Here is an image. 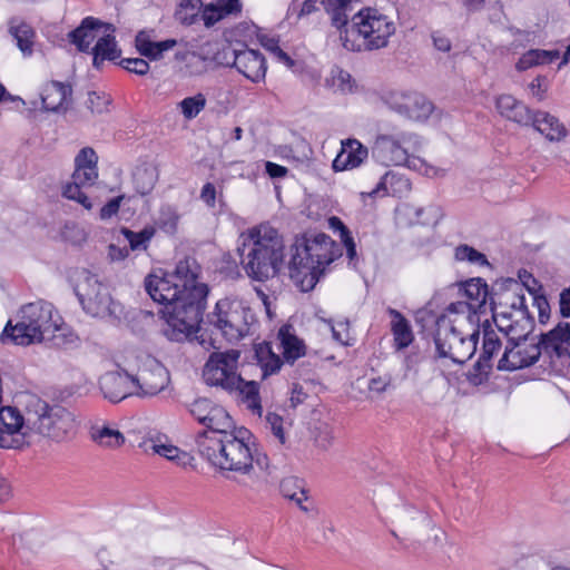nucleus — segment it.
<instances>
[{
	"label": "nucleus",
	"instance_id": "c03bdc74",
	"mask_svg": "<svg viewBox=\"0 0 570 570\" xmlns=\"http://www.w3.org/2000/svg\"><path fill=\"white\" fill-rule=\"evenodd\" d=\"M46 341L51 342L56 347H63L73 344L77 341V336L67 326L58 324V320H55V328L48 334Z\"/></svg>",
	"mask_w": 570,
	"mask_h": 570
},
{
	"label": "nucleus",
	"instance_id": "f3484780",
	"mask_svg": "<svg viewBox=\"0 0 570 570\" xmlns=\"http://www.w3.org/2000/svg\"><path fill=\"white\" fill-rule=\"evenodd\" d=\"M131 376L137 396H155L170 383L168 370L150 355L139 360L137 373Z\"/></svg>",
	"mask_w": 570,
	"mask_h": 570
},
{
	"label": "nucleus",
	"instance_id": "9d476101",
	"mask_svg": "<svg viewBox=\"0 0 570 570\" xmlns=\"http://www.w3.org/2000/svg\"><path fill=\"white\" fill-rule=\"evenodd\" d=\"M465 318L454 316L445 311L435 321L434 343L440 357H449L453 363L463 364L469 361L476 351L479 330L463 335L456 324Z\"/></svg>",
	"mask_w": 570,
	"mask_h": 570
},
{
	"label": "nucleus",
	"instance_id": "c9c22d12",
	"mask_svg": "<svg viewBox=\"0 0 570 570\" xmlns=\"http://www.w3.org/2000/svg\"><path fill=\"white\" fill-rule=\"evenodd\" d=\"M558 50L532 49L525 52L517 63L518 69L525 70L538 65H548L559 58Z\"/></svg>",
	"mask_w": 570,
	"mask_h": 570
},
{
	"label": "nucleus",
	"instance_id": "b1692460",
	"mask_svg": "<svg viewBox=\"0 0 570 570\" xmlns=\"http://www.w3.org/2000/svg\"><path fill=\"white\" fill-rule=\"evenodd\" d=\"M537 343L540 344L541 353H546L551 358L566 356L570 345V324L560 322L553 330L541 334Z\"/></svg>",
	"mask_w": 570,
	"mask_h": 570
},
{
	"label": "nucleus",
	"instance_id": "79ce46f5",
	"mask_svg": "<svg viewBox=\"0 0 570 570\" xmlns=\"http://www.w3.org/2000/svg\"><path fill=\"white\" fill-rule=\"evenodd\" d=\"M206 102V97L199 92L195 96L184 98L178 106L185 119L190 120L196 118L200 111L205 109Z\"/></svg>",
	"mask_w": 570,
	"mask_h": 570
},
{
	"label": "nucleus",
	"instance_id": "1a4fd4ad",
	"mask_svg": "<svg viewBox=\"0 0 570 570\" xmlns=\"http://www.w3.org/2000/svg\"><path fill=\"white\" fill-rule=\"evenodd\" d=\"M52 328H55L52 304L38 301L21 308L19 321L14 325L11 321L8 322L1 334V340L27 346L45 342Z\"/></svg>",
	"mask_w": 570,
	"mask_h": 570
},
{
	"label": "nucleus",
	"instance_id": "5701e85b",
	"mask_svg": "<svg viewBox=\"0 0 570 570\" xmlns=\"http://www.w3.org/2000/svg\"><path fill=\"white\" fill-rule=\"evenodd\" d=\"M203 425L206 426V430L198 433L195 441L197 451L202 449L205 441L220 439V435L229 434L236 430L233 419L220 405L214 409L212 414L204 421Z\"/></svg>",
	"mask_w": 570,
	"mask_h": 570
},
{
	"label": "nucleus",
	"instance_id": "69168bd1",
	"mask_svg": "<svg viewBox=\"0 0 570 570\" xmlns=\"http://www.w3.org/2000/svg\"><path fill=\"white\" fill-rule=\"evenodd\" d=\"M432 40L434 47L442 52H449L451 50V41L450 39L442 35L441 32L436 31L432 35Z\"/></svg>",
	"mask_w": 570,
	"mask_h": 570
},
{
	"label": "nucleus",
	"instance_id": "0e129e2a",
	"mask_svg": "<svg viewBox=\"0 0 570 570\" xmlns=\"http://www.w3.org/2000/svg\"><path fill=\"white\" fill-rule=\"evenodd\" d=\"M129 250L127 247H119L115 244L108 246V257L112 262H120L128 257Z\"/></svg>",
	"mask_w": 570,
	"mask_h": 570
},
{
	"label": "nucleus",
	"instance_id": "5fc2aeb1",
	"mask_svg": "<svg viewBox=\"0 0 570 570\" xmlns=\"http://www.w3.org/2000/svg\"><path fill=\"white\" fill-rule=\"evenodd\" d=\"M266 421L271 426V430L275 438L279 441L281 444H284L286 441L285 432L283 428V419L276 413H268L266 416Z\"/></svg>",
	"mask_w": 570,
	"mask_h": 570
},
{
	"label": "nucleus",
	"instance_id": "603ef678",
	"mask_svg": "<svg viewBox=\"0 0 570 570\" xmlns=\"http://www.w3.org/2000/svg\"><path fill=\"white\" fill-rule=\"evenodd\" d=\"M199 19L204 21L207 28L213 27L216 22L224 19L226 16L223 13L222 7L218 4H207L200 10Z\"/></svg>",
	"mask_w": 570,
	"mask_h": 570
},
{
	"label": "nucleus",
	"instance_id": "0eeeda50",
	"mask_svg": "<svg viewBox=\"0 0 570 570\" xmlns=\"http://www.w3.org/2000/svg\"><path fill=\"white\" fill-rule=\"evenodd\" d=\"M18 402L27 412V429L30 433L57 443L69 441L76 435V417L66 407L50 405L31 393L21 394Z\"/></svg>",
	"mask_w": 570,
	"mask_h": 570
},
{
	"label": "nucleus",
	"instance_id": "ddd939ff",
	"mask_svg": "<svg viewBox=\"0 0 570 570\" xmlns=\"http://www.w3.org/2000/svg\"><path fill=\"white\" fill-rule=\"evenodd\" d=\"M75 291L87 314L101 318L117 314L118 305L112 301L108 286L89 271L78 274Z\"/></svg>",
	"mask_w": 570,
	"mask_h": 570
},
{
	"label": "nucleus",
	"instance_id": "4d7b16f0",
	"mask_svg": "<svg viewBox=\"0 0 570 570\" xmlns=\"http://www.w3.org/2000/svg\"><path fill=\"white\" fill-rule=\"evenodd\" d=\"M124 198H125V196L120 195V196H117V197L110 199L106 205H104L101 207V209L99 212V218L101 220H108L111 217H114L115 215H117Z\"/></svg>",
	"mask_w": 570,
	"mask_h": 570
},
{
	"label": "nucleus",
	"instance_id": "680f3d73",
	"mask_svg": "<svg viewBox=\"0 0 570 570\" xmlns=\"http://www.w3.org/2000/svg\"><path fill=\"white\" fill-rule=\"evenodd\" d=\"M544 82L546 78L539 76L534 78L529 85L532 96L537 98L539 101L544 99V94L547 91V86Z\"/></svg>",
	"mask_w": 570,
	"mask_h": 570
},
{
	"label": "nucleus",
	"instance_id": "6e6d98bb",
	"mask_svg": "<svg viewBox=\"0 0 570 570\" xmlns=\"http://www.w3.org/2000/svg\"><path fill=\"white\" fill-rule=\"evenodd\" d=\"M332 335L342 345H350L351 333L348 322H337L332 325Z\"/></svg>",
	"mask_w": 570,
	"mask_h": 570
},
{
	"label": "nucleus",
	"instance_id": "dca6fc26",
	"mask_svg": "<svg viewBox=\"0 0 570 570\" xmlns=\"http://www.w3.org/2000/svg\"><path fill=\"white\" fill-rule=\"evenodd\" d=\"M98 156L90 147L82 148L75 158V171L71 181L66 184L62 195L67 199L75 200L86 209L92 208V203L81 191V188L92 186L98 178Z\"/></svg>",
	"mask_w": 570,
	"mask_h": 570
},
{
	"label": "nucleus",
	"instance_id": "7c9ffc66",
	"mask_svg": "<svg viewBox=\"0 0 570 570\" xmlns=\"http://www.w3.org/2000/svg\"><path fill=\"white\" fill-rule=\"evenodd\" d=\"M532 125L550 141H560L568 134L564 125L557 117L546 111L533 114Z\"/></svg>",
	"mask_w": 570,
	"mask_h": 570
},
{
	"label": "nucleus",
	"instance_id": "423d86ee",
	"mask_svg": "<svg viewBox=\"0 0 570 570\" xmlns=\"http://www.w3.org/2000/svg\"><path fill=\"white\" fill-rule=\"evenodd\" d=\"M395 22L376 8H363L341 30L340 40L350 51H373L385 48L395 33Z\"/></svg>",
	"mask_w": 570,
	"mask_h": 570
},
{
	"label": "nucleus",
	"instance_id": "2f4dec72",
	"mask_svg": "<svg viewBox=\"0 0 570 570\" xmlns=\"http://www.w3.org/2000/svg\"><path fill=\"white\" fill-rule=\"evenodd\" d=\"M92 65L99 69L105 60L115 61L120 57V50L117 47L115 37L106 35L98 38L96 45L91 48Z\"/></svg>",
	"mask_w": 570,
	"mask_h": 570
},
{
	"label": "nucleus",
	"instance_id": "4be33fe9",
	"mask_svg": "<svg viewBox=\"0 0 570 570\" xmlns=\"http://www.w3.org/2000/svg\"><path fill=\"white\" fill-rule=\"evenodd\" d=\"M99 387L104 397L117 403L124 399L136 395L131 374L127 372H108L99 380Z\"/></svg>",
	"mask_w": 570,
	"mask_h": 570
},
{
	"label": "nucleus",
	"instance_id": "c85d7f7f",
	"mask_svg": "<svg viewBox=\"0 0 570 570\" xmlns=\"http://www.w3.org/2000/svg\"><path fill=\"white\" fill-rule=\"evenodd\" d=\"M72 94L69 85L59 81L48 83L41 95L42 106L48 111H66L68 109V99Z\"/></svg>",
	"mask_w": 570,
	"mask_h": 570
},
{
	"label": "nucleus",
	"instance_id": "052dcab7",
	"mask_svg": "<svg viewBox=\"0 0 570 570\" xmlns=\"http://www.w3.org/2000/svg\"><path fill=\"white\" fill-rule=\"evenodd\" d=\"M518 283L522 284V294L527 289L529 293L533 294L537 291L538 282L537 279L527 271L522 269L518 273Z\"/></svg>",
	"mask_w": 570,
	"mask_h": 570
},
{
	"label": "nucleus",
	"instance_id": "338daca9",
	"mask_svg": "<svg viewBox=\"0 0 570 570\" xmlns=\"http://www.w3.org/2000/svg\"><path fill=\"white\" fill-rule=\"evenodd\" d=\"M177 45L175 39H166L164 41L155 42V51L153 60L160 59L163 53L173 49Z\"/></svg>",
	"mask_w": 570,
	"mask_h": 570
},
{
	"label": "nucleus",
	"instance_id": "6ab92c4d",
	"mask_svg": "<svg viewBox=\"0 0 570 570\" xmlns=\"http://www.w3.org/2000/svg\"><path fill=\"white\" fill-rule=\"evenodd\" d=\"M385 105L399 115L414 121H425L434 105L420 92L391 91L384 97Z\"/></svg>",
	"mask_w": 570,
	"mask_h": 570
},
{
	"label": "nucleus",
	"instance_id": "2eb2a0df",
	"mask_svg": "<svg viewBox=\"0 0 570 570\" xmlns=\"http://www.w3.org/2000/svg\"><path fill=\"white\" fill-rule=\"evenodd\" d=\"M501 334L507 337L504 353L501 356V370L514 371L534 364L540 355L541 347L530 333L519 336L512 325L501 324Z\"/></svg>",
	"mask_w": 570,
	"mask_h": 570
},
{
	"label": "nucleus",
	"instance_id": "393cba45",
	"mask_svg": "<svg viewBox=\"0 0 570 570\" xmlns=\"http://www.w3.org/2000/svg\"><path fill=\"white\" fill-rule=\"evenodd\" d=\"M368 149L356 139H347L342 142V150L333 160L335 171H343L361 166L367 159Z\"/></svg>",
	"mask_w": 570,
	"mask_h": 570
},
{
	"label": "nucleus",
	"instance_id": "412c9836",
	"mask_svg": "<svg viewBox=\"0 0 570 570\" xmlns=\"http://www.w3.org/2000/svg\"><path fill=\"white\" fill-rule=\"evenodd\" d=\"M481 326L483 332L482 353L476 363L468 373V380L473 385H481L488 382L493 367L492 356L499 344L497 333L488 318L482 321Z\"/></svg>",
	"mask_w": 570,
	"mask_h": 570
},
{
	"label": "nucleus",
	"instance_id": "7ed1b4c3",
	"mask_svg": "<svg viewBox=\"0 0 570 570\" xmlns=\"http://www.w3.org/2000/svg\"><path fill=\"white\" fill-rule=\"evenodd\" d=\"M341 256L340 245L324 233L296 237L291 246L289 277L302 292H309L326 267Z\"/></svg>",
	"mask_w": 570,
	"mask_h": 570
},
{
	"label": "nucleus",
	"instance_id": "473e14b6",
	"mask_svg": "<svg viewBox=\"0 0 570 570\" xmlns=\"http://www.w3.org/2000/svg\"><path fill=\"white\" fill-rule=\"evenodd\" d=\"M501 116L520 125L533 122V115L530 110L511 96H501Z\"/></svg>",
	"mask_w": 570,
	"mask_h": 570
},
{
	"label": "nucleus",
	"instance_id": "9b49d317",
	"mask_svg": "<svg viewBox=\"0 0 570 570\" xmlns=\"http://www.w3.org/2000/svg\"><path fill=\"white\" fill-rule=\"evenodd\" d=\"M276 341L283 358L274 351L269 342L255 345V358L262 370L263 377L278 372L284 362L294 364L295 361L306 354L304 341L296 335V331L291 324H284L279 327Z\"/></svg>",
	"mask_w": 570,
	"mask_h": 570
},
{
	"label": "nucleus",
	"instance_id": "a19ab883",
	"mask_svg": "<svg viewBox=\"0 0 570 570\" xmlns=\"http://www.w3.org/2000/svg\"><path fill=\"white\" fill-rule=\"evenodd\" d=\"M121 234L125 236L126 240L129 243V247L131 250H145L148 247L150 239L155 235L154 227H145L142 230L136 233L126 227L121 228Z\"/></svg>",
	"mask_w": 570,
	"mask_h": 570
},
{
	"label": "nucleus",
	"instance_id": "4468645a",
	"mask_svg": "<svg viewBox=\"0 0 570 570\" xmlns=\"http://www.w3.org/2000/svg\"><path fill=\"white\" fill-rule=\"evenodd\" d=\"M522 294V284L514 278L501 279V324L512 325L519 336L531 333L533 320Z\"/></svg>",
	"mask_w": 570,
	"mask_h": 570
},
{
	"label": "nucleus",
	"instance_id": "ea45409f",
	"mask_svg": "<svg viewBox=\"0 0 570 570\" xmlns=\"http://www.w3.org/2000/svg\"><path fill=\"white\" fill-rule=\"evenodd\" d=\"M151 450L154 453L175 461L180 465H186L190 460L189 455L170 443H163L160 440L151 441Z\"/></svg>",
	"mask_w": 570,
	"mask_h": 570
},
{
	"label": "nucleus",
	"instance_id": "58836bf2",
	"mask_svg": "<svg viewBox=\"0 0 570 570\" xmlns=\"http://www.w3.org/2000/svg\"><path fill=\"white\" fill-rule=\"evenodd\" d=\"M202 7V0H183L175 17L181 24L191 26L199 20Z\"/></svg>",
	"mask_w": 570,
	"mask_h": 570
},
{
	"label": "nucleus",
	"instance_id": "37998d69",
	"mask_svg": "<svg viewBox=\"0 0 570 570\" xmlns=\"http://www.w3.org/2000/svg\"><path fill=\"white\" fill-rule=\"evenodd\" d=\"M281 492L285 498H287L292 501H295L301 510H303L305 512L308 511V508L306 505H304V501L307 500L306 492L304 489L298 488L296 485V480H294V479L283 480L281 482Z\"/></svg>",
	"mask_w": 570,
	"mask_h": 570
},
{
	"label": "nucleus",
	"instance_id": "e433bc0d",
	"mask_svg": "<svg viewBox=\"0 0 570 570\" xmlns=\"http://www.w3.org/2000/svg\"><path fill=\"white\" fill-rule=\"evenodd\" d=\"M91 439L101 446L117 449L121 446L126 439L124 434L109 426H95L91 429Z\"/></svg>",
	"mask_w": 570,
	"mask_h": 570
},
{
	"label": "nucleus",
	"instance_id": "cd10ccee",
	"mask_svg": "<svg viewBox=\"0 0 570 570\" xmlns=\"http://www.w3.org/2000/svg\"><path fill=\"white\" fill-rule=\"evenodd\" d=\"M104 23L94 18H85L80 26L68 33L69 41L81 52L91 51V43L98 37L99 29Z\"/></svg>",
	"mask_w": 570,
	"mask_h": 570
},
{
	"label": "nucleus",
	"instance_id": "bf43d9fd",
	"mask_svg": "<svg viewBox=\"0 0 570 570\" xmlns=\"http://www.w3.org/2000/svg\"><path fill=\"white\" fill-rule=\"evenodd\" d=\"M334 440H335L334 431L331 428L325 426L324 429L320 430V432L315 439V442L320 449L327 450L333 445Z\"/></svg>",
	"mask_w": 570,
	"mask_h": 570
},
{
	"label": "nucleus",
	"instance_id": "864d4df0",
	"mask_svg": "<svg viewBox=\"0 0 570 570\" xmlns=\"http://www.w3.org/2000/svg\"><path fill=\"white\" fill-rule=\"evenodd\" d=\"M119 65L139 76H144L149 71V63L141 58H125L120 60Z\"/></svg>",
	"mask_w": 570,
	"mask_h": 570
},
{
	"label": "nucleus",
	"instance_id": "774afa93",
	"mask_svg": "<svg viewBox=\"0 0 570 570\" xmlns=\"http://www.w3.org/2000/svg\"><path fill=\"white\" fill-rule=\"evenodd\" d=\"M560 313L563 317L570 316V288H564L560 293Z\"/></svg>",
	"mask_w": 570,
	"mask_h": 570
},
{
	"label": "nucleus",
	"instance_id": "e2e57ef3",
	"mask_svg": "<svg viewBox=\"0 0 570 570\" xmlns=\"http://www.w3.org/2000/svg\"><path fill=\"white\" fill-rule=\"evenodd\" d=\"M200 199L208 206L214 207L216 203V188L212 183H206L200 191Z\"/></svg>",
	"mask_w": 570,
	"mask_h": 570
},
{
	"label": "nucleus",
	"instance_id": "bb28decb",
	"mask_svg": "<svg viewBox=\"0 0 570 570\" xmlns=\"http://www.w3.org/2000/svg\"><path fill=\"white\" fill-rule=\"evenodd\" d=\"M8 32L24 57L32 56L37 33L30 23L19 17H13L8 21Z\"/></svg>",
	"mask_w": 570,
	"mask_h": 570
},
{
	"label": "nucleus",
	"instance_id": "8fccbe9b",
	"mask_svg": "<svg viewBox=\"0 0 570 570\" xmlns=\"http://www.w3.org/2000/svg\"><path fill=\"white\" fill-rule=\"evenodd\" d=\"M331 222L337 223L341 226L342 243L346 249V256L350 261V264H353L357 258V254H356V246H355L353 237L351 236L350 230L336 217L331 218Z\"/></svg>",
	"mask_w": 570,
	"mask_h": 570
},
{
	"label": "nucleus",
	"instance_id": "72a5a7b5",
	"mask_svg": "<svg viewBox=\"0 0 570 570\" xmlns=\"http://www.w3.org/2000/svg\"><path fill=\"white\" fill-rule=\"evenodd\" d=\"M321 3L331 16L332 24L340 31L343 30L348 22L351 0H321Z\"/></svg>",
	"mask_w": 570,
	"mask_h": 570
},
{
	"label": "nucleus",
	"instance_id": "c756f323",
	"mask_svg": "<svg viewBox=\"0 0 570 570\" xmlns=\"http://www.w3.org/2000/svg\"><path fill=\"white\" fill-rule=\"evenodd\" d=\"M27 412L22 407L0 406V426L8 435L21 436L30 433L27 429Z\"/></svg>",
	"mask_w": 570,
	"mask_h": 570
},
{
	"label": "nucleus",
	"instance_id": "49530a36",
	"mask_svg": "<svg viewBox=\"0 0 570 570\" xmlns=\"http://www.w3.org/2000/svg\"><path fill=\"white\" fill-rule=\"evenodd\" d=\"M219 405L213 403L208 399H198L194 401L190 405L189 412L195 420H197L200 424L212 414L214 409H217Z\"/></svg>",
	"mask_w": 570,
	"mask_h": 570
},
{
	"label": "nucleus",
	"instance_id": "09e8293b",
	"mask_svg": "<svg viewBox=\"0 0 570 570\" xmlns=\"http://www.w3.org/2000/svg\"><path fill=\"white\" fill-rule=\"evenodd\" d=\"M110 98L105 94H98L96 91L88 92L86 105L92 114H102L108 110Z\"/></svg>",
	"mask_w": 570,
	"mask_h": 570
},
{
	"label": "nucleus",
	"instance_id": "20e7f679",
	"mask_svg": "<svg viewBox=\"0 0 570 570\" xmlns=\"http://www.w3.org/2000/svg\"><path fill=\"white\" fill-rule=\"evenodd\" d=\"M284 247L283 237L267 224L243 233L238 253L247 276L258 282L274 277L282 267Z\"/></svg>",
	"mask_w": 570,
	"mask_h": 570
},
{
	"label": "nucleus",
	"instance_id": "4c0bfd02",
	"mask_svg": "<svg viewBox=\"0 0 570 570\" xmlns=\"http://www.w3.org/2000/svg\"><path fill=\"white\" fill-rule=\"evenodd\" d=\"M326 86L335 92L351 94L355 87V82L352 79L350 72L343 70L340 67L331 69L330 76L325 80Z\"/></svg>",
	"mask_w": 570,
	"mask_h": 570
},
{
	"label": "nucleus",
	"instance_id": "a18cd8bd",
	"mask_svg": "<svg viewBox=\"0 0 570 570\" xmlns=\"http://www.w3.org/2000/svg\"><path fill=\"white\" fill-rule=\"evenodd\" d=\"M454 258L459 262H469L479 266H488L489 262L484 254L480 253L475 248L462 244L454 249Z\"/></svg>",
	"mask_w": 570,
	"mask_h": 570
},
{
	"label": "nucleus",
	"instance_id": "f03ea898",
	"mask_svg": "<svg viewBox=\"0 0 570 570\" xmlns=\"http://www.w3.org/2000/svg\"><path fill=\"white\" fill-rule=\"evenodd\" d=\"M252 439L247 429L239 428L220 435V439L205 441L198 453L220 471L250 476L255 473V465L261 470L268 468L267 455L256 452Z\"/></svg>",
	"mask_w": 570,
	"mask_h": 570
},
{
	"label": "nucleus",
	"instance_id": "6e6552de",
	"mask_svg": "<svg viewBox=\"0 0 570 570\" xmlns=\"http://www.w3.org/2000/svg\"><path fill=\"white\" fill-rule=\"evenodd\" d=\"M239 352H214L210 354L203 371L206 384L218 386L229 393H236L247 403L253 412H261L258 384L255 381H245L237 373Z\"/></svg>",
	"mask_w": 570,
	"mask_h": 570
},
{
	"label": "nucleus",
	"instance_id": "f8f14e48",
	"mask_svg": "<svg viewBox=\"0 0 570 570\" xmlns=\"http://www.w3.org/2000/svg\"><path fill=\"white\" fill-rule=\"evenodd\" d=\"M208 323L217 328L227 341H239L249 333L254 321L252 309L243 301L223 298L216 303L213 313L207 316Z\"/></svg>",
	"mask_w": 570,
	"mask_h": 570
},
{
	"label": "nucleus",
	"instance_id": "f257e3e1",
	"mask_svg": "<svg viewBox=\"0 0 570 570\" xmlns=\"http://www.w3.org/2000/svg\"><path fill=\"white\" fill-rule=\"evenodd\" d=\"M197 278L198 266L189 258L178 262L173 273L159 271L145 278L149 296L165 306L161 309L166 321L163 333L170 341H185L203 321L208 287Z\"/></svg>",
	"mask_w": 570,
	"mask_h": 570
},
{
	"label": "nucleus",
	"instance_id": "3c124183",
	"mask_svg": "<svg viewBox=\"0 0 570 570\" xmlns=\"http://www.w3.org/2000/svg\"><path fill=\"white\" fill-rule=\"evenodd\" d=\"M134 177L137 191L140 195H147L155 186L154 175L147 169L137 170Z\"/></svg>",
	"mask_w": 570,
	"mask_h": 570
},
{
	"label": "nucleus",
	"instance_id": "39448f33",
	"mask_svg": "<svg viewBox=\"0 0 570 570\" xmlns=\"http://www.w3.org/2000/svg\"><path fill=\"white\" fill-rule=\"evenodd\" d=\"M422 148L421 137L406 130L380 132L371 147L373 159L383 166H402L426 177L444 176V169L428 164L415 154Z\"/></svg>",
	"mask_w": 570,
	"mask_h": 570
},
{
	"label": "nucleus",
	"instance_id": "aec40b11",
	"mask_svg": "<svg viewBox=\"0 0 570 570\" xmlns=\"http://www.w3.org/2000/svg\"><path fill=\"white\" fill-rule=\"evenodd\" d=\"M226 66L235 67L239 73L253 82H258L265 78L266 61L264 56L254 49H228L224 52Z\"/></svg>",
	"mask_w": 570,
	"mask_h": 570
},
{
	"label": "nucleus",
	"instance_id": "13d9d810",
	"mask_svg": "<svg viewBox=\"0 0 570 570\" xmlns=\"http://www.w3.org/2000/svg\"><path fill=\"white\" fill-rule=\"evenodd\" d=\"M136 48L141 56L154 58L155 42L150 41L145 32H139L136 36Z\"/></svg>",
	"mask_w": 570,
	"mask_h": 570
},
{
	"label": "nucleus",
	"instance_id": "f704fd0d",
	"mask_svg": "<svg viewBox=\"0 0 570 570\" xmlns=\"http://www.w3.org/2000/svg\"><path fill=\"white\" fill-rule=\"evenodd\" d=\"M390 314L393 317L392 332L395 345L399 350L407 347L413 341V333L409 322L396 309L390 308Z\"/></svg>",
	"mask_w": 570,
	"mask_h": 570
},
{
	"label": "nucleus",
	"instance_id": "a211bd4d",
	"mask_svg": "<svg viewBox=\"0 0 570 570\" xmlns=\"http://www.w3.org/2000/svg\"><path fill=\"white\" fill-rule=\"evenodd\" d=\"M461 295L466 301L451 303L445 311L454 316H461L473 323L474 318L480 322L478 314L485 313L488 285L481 278H471L462 284Z\"/></svg>",
	"mask_w": 570,
	"mask_h": 570
},
{
	"label": "nucleus",
	"instance_id": "a878e982",
	"mask_svg": "<svg viewBox=\"0 0 570 570\" xmlns=\"http://www.w3.org/2000/svg\"><path fill=\"white\" fill-rule=\"evenodd\" d=\"M411 190L410 180L402 174L389 170L380 179L376 187L370 193H362V196H394L403 197Z\"/></svg>",
	"mask_w": 570,
	"mask_h": 570
},
{
	"label": "nucleus",
	"instance_id": "de8ad7c7",
	"mask_svg": "<svg viewBox=\"0 0 570 570\" xmlns=\"http://www.w3.org/2000/svg\"><path fill=\"white\" fill-rule=\"evenodd\" d=\"M177 222L178 215L170 206L161 208L157 220L159 228H161L166 233H174L177 227Z\"/></svg>",
	"mask_w": 570,
	"mask_h": 570
}]
</instances>
